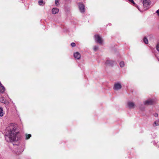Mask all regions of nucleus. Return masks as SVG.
<instances>
[{
    "instance_id": "f257e3e1",
    "label": "nucleus",
    "mask_w": 159,
    "mask_h": 159,
    "mask_svg": "<svg viewBox=\"0 0 159 159\" xmlns=\"http://www.w3.org/2000/svg\"><path fill=\"white\" fill-rule=\"evenodd\" d=\"M17 125L13 123L9 124L7 128V132L5 137V139L8 142L17 141L19 139V132L17 130Z\"/></svg>"
},
{
    "instance_id": "f03ea898",
    "label": "nucleus",
    "mask_w": 159,
    "mask_h": 159,
    "mask_svg": "<svg viewBox=\"0 0 159 159\" xmlns=\"http://www.w3.org/2000/svg\"><path fill=\"white\" fill-rule=\"evenodd\" d=\"M95 39L96 42L100 44H102L103 43V40L102 38L98 35H95Z\"/></svg>"
},
{
    "instance_id": "7ed1b4c3",
    "label": "nucleus",
    "mask_w": 159,
    "mask_h": 159,
    "mask_svg": "<svg viewBox=\"0 0 159 159\" xmlns=\"http://www.w3.org/2000/svg\"><path fill=\"white\" fill-rule=\"evenodd\" d=\"M154 101L151 99H149L143 102V103L145 105H150L153 104Z\"/></svg>"
},
{
    "instance_id": "20e7f679",
    "label": "nucleus",
    "mask_w": 159,
    "mask_h": 159,
    "mask_svg": "<svg viewBox=\"0 0 159 159\" xmlns=\"http://www.w3.org/2000/svg\"><path fill=\"white\" fill-rule=\"evenodd\" d=\"M128 107L130 109L134 108L135 106V105L134 103L131 102H129L127 103Z\"/></svg>"
},
{
    "instance_id": "39448f33",
    "label": "nucleus",
    "mask_w": 159,
    "mask_h": 159,
    "mask_svg": "<svg viewBox=\"0 0 159 159\" xmlns=\"http://www.w3.org/2000/svg\"><path fill=\"white\" fill-rule=\"evenodd\" d=\"M121 88V85L120 83H117L114 84V89L115 90H118L120 89Z\"/></svg>"
},
{
    "instance_id": "423d86ee",
    "label": "nucleus",
    "mask_w": 159,
    "mask_h": 159,
    "mask_svg": "<svg viewBox=\"0 0 159 159\" xmlns=\"http://www.w3.org/2000/svg\"><path fill=\"white\" fill-rule=\"evenodd\" d=\"M79 7L80 11L81 13H84V6L82 3H79Z\"/></svg>"
},
{
    "instance_id": "0eeeda50",
    "label": "nucleus",
    "mask_w": 159,
    "mask_h": 159,
    "mask_svg": "<svg viewBox=\"0 0 159 159\" xmlns=\"http://www.w3.org/2000/svg\"><path fill=\"white\" fill-rule=\"evenodd\" d=\"M115 63L114 61L108 59L106 61L105 63L107 65L112 66Z\"/></svg>"
},
{
    "instance_id": "6e6552de",
    "label": "nucleus",
    "mask_w": 159,
    "mask_h": 159,
    "mask_svg": "<svg viewBox=\"0 0 159 159\" xmlns=\"http://www.w3.org/2000/svg\"><path fill=\"white\" fill-rule=\"evenodd\" d=\"M150 0H143V3L144 6L147 7L148 6L150 3Z\"/></svg>"
},
{
    "instance_id": "1a4fd4ad",
    "label": "nucleus",
    "mask_w": 159,
    "mask_h": 159,
    "mask_svg": "<svg viewBox=\"0 0 159 159\" xmlns=\"http://www.w3.org/2000/svg\"><path fill=\"white\" fill-rule=\"evenodd\" d=\"M74 57L77 59H79L80 58L81 55L79 53L77 52L74 53Z\"/></svg>"
},
{
    "instance_id": "9d476101",
    "label": "nucleus",
    "mask_w": 159,
    "mask_h": 159,
    "mask_svg": "<svg viewBox=\"0 0 159 159\" xmlns=\"http://www.w3.org/2000/svg\"><path fill=\"white\" fill-rule=\"evenodd\" d=\"M59 9L57 8H54L52 9V12L53 14H55L59 12Z\"/></svg>"
},
{
    "instance_id": "9b49d317",
    "label": "nucleus",
    "mask_w": 159,
    "mask_h": 159,
    "mask_svg": "<svg viewBox=\"0 0 159 159\" xmlns=\"http://www.w3.org/2000/svg\"><path fill=\"white\" fill-rule=\"evenodd\" d=\"M159 125V119L157 120L154 121L153 126L154 127Z\"/></svg>"
},
{
    "instance_id": "f8f14e48",
    "label": "nucleus",
    "mask_w": 159,
    "mask_h": 159,
    "mask_svg": "<svg viewBox=\"0 0 159 159\" xmlns=\"http://www.w3.org/2000/svg\"><path fill=\"white\" fill-rule=\"evenodd\" d=\"M3 108L2 107H0V116L2 117L3 116Z\"/></svg>"
},
{
    "instance_id": "ddd939ff",
    "label": "nucleus",
    "mask_w": 159,
    "mask_h": 159,
    "mask_svg": "<svg viewBox=\"0 0 159 159\" xmlns=\"http://www.w3.org/2000/svg\"><path fill=\"white\" fill-rule=\"evenodd\" d=\"M129 1V2H131V3H133L134 5V6L136 7L140 11V10L139 8L138 7V6H137L136 4H135V3L134 2V1L133 0H128Z\"/></svg>"
},
{
    "instance_id": "4468645a",
    "label": "nucleus",
    "mask_w": 159,
    "mask_h": 159,
    "mask_svg": "<svg viewBox=\"0 0 159 159\" xmlns=\"http://www.w3.org/2000/svg\"><path fill=\"white\" fill-rule=\"evenodd\" d=\"M38 3L40 5H43L44 4V2H43V0H40L39 1Z\"/></svg>"
},
{
    "instance_id": "2eb2a0df",
    "label": "nucleus",
    "mask_w": 159,
    "mask_h": 159,
    "mask_svg": "<svg viewBox=\"0 0 159 159\" xmlns=\"http://www.w3.org/2000/svg\"><path fill=\"white\" fill-rule=\"evenodd\" d=\"M143 41L144 42V43L146 44H147L148 43V41L146 37H144L143 39Z\"/></svg>"
},
{
    "instance_id": "dca6fc26",
    "label": "nucleus",
    "mask_w": 159,
    "mask_h": 159,
    "mask_svg": "<svg viewBox=\"0 0 159 159\" xmlns=\"http://www.w3.org/2000/svg\"><path fill=\"white\" fill-rule=\"evenodd\" d=\"M120 65L121 67H123L125 65L124 62V61H121L120 63Z\"/></svg>"
},
{
    "instance_id": "f3484780",
    "label": "nucleus",
    "mask_w": 159,
    "mask_h": 159,
    "mask_svg": "<svg viewBox=\"0 0 159 159\" xmlns=\"http://www.w3.org/2000/svg\"><path fill=\"white\" fill-rule=\"evenodd\" d=\"M26 139H28L31 137V135L30 134H25Z\"/></svg>"
},
{
    "instance_id": "a211bd4d",
    "label": "nucleus",
    "mask_w": 159,
    "mask_h": 159,
    "mask_svg": "<svg viewBox=\"0 0 159 159\" xmlns=\"http://www.w3.org/2000/svg\"><path fill=\"white\" fill-rule=\"evenodd\" d=\"M98 47L97 46H94L93 47V49L94 51H96L98 49Z\"/></svg>"
},
{
    "instance_id": "6ab92c4d",
    "label": "nucleus",
    "mask_w": 159,
    "mask_h": 159,
    "mask_svg": "<svg viewBox=\"0 0 159 159\" xmlns=\"http://www.w3.org/2000/svg\"><path fill=\"white\" fill-rule=\"evenodd\" d=\"M5 99L3 97H1L0 98V101L1 102L3 103L5 101Z\"/></svg>"
},
{
    "instance_id": "aec40b11",
    "label": "nucleus",
    "mask_w": 159,
    "mask_h": 159,
    "mask_svg": "<svg viewBox=\"0 0 159 159\" xmlns=\"http://www.w3.org/2000/svg\"><path fill=\"white\" fill-rule=\"evenodd\" d=\"M59 0H55V4L57 6H58L59 5Z\"/></svg>"
},
{
    "instance_id": "412c9836",
    "label": "nucleus",
    "mask_w": 159,
    "mask_h": 159,
    "mask_svg": "<svg viewBox=\"0 0 159 159\" xmlns=\"http://www.w3.org/2000/svg\"><path fill=\"white\" fill-rule=\"evenodd\" d=\"M3 103H4L6 105H8L9 103V102L8 101H6L5 100L4 101Z\"/></svg>"
},
{
    "instance_id": "4be33fe9",
    "label": "nucleus",
    "mask_w": 159,
    "mask_h": 159,
    "mask_svg": "<svg viewBox=\"0 0 159 159\" xmlns=\"http://www.w3.org/2000/svg\"><path fill=\"white\" fill-rule=\"evenodd\" d=\"M157 49L158 51H159V43L157 44L156 46Z\"/></svg>"
},
{
    "instance_id": "5701e85b",
    "label": "nucleus",
    "mask_w": 159,
    "mask_h": 159,
    "mask_svg": "<svg viewBox=\"0 0 159 159\" xmlns=\"http://www.w3.org/2000/svg\"><path fill=\"white\" fill-rule=\"evenodd\" d=\"M71 45L72 47H74L75 46V43H71Z\"/></svg>"
},
{
    "instance_id": "b1692460",
    "label": "nucleus",
    "mask_w": 159,
    "mask_h": 159,
    "mask_svg": "<svg viewBox=\"0 0 159 159\" xmlns=\"http://www.w3.org/2000/svg\"><path fill=\"white\" fill-rule=\"evenodd\" d=\"M156 12L157 13L158 16H159V9L156 11Z\"/></svg>"
},
{
    "instance_id": "393cba45",
    "label": "nucleus",
    "mask_w": 159,
    "mask_h": 159,
    "mask_svg": "<svg viewBox=\"0 0 159 159\" xmlns=\"http://www.w3.org/2000/svg\"><path fill=\"white\" fill-rule=\"evenodd\" d=\"M154 116L155 117H157L158 116V114L157 113H155L154 114Z\"/></svg>"
}]
</instances>
